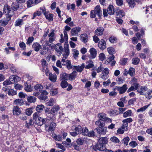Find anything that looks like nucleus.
I'll list each match as a JSON object with an SVG mask.
<instances>
[{"instance_id":"22","label":"nucleus","mask_w":152,"mask_h":152,"mask_svg":"<svg viewBox=\"0 0 152 152\" xmlns=\"http://www.w3.org/2000/svg\"><path fill=\"white\" fill-rule=\"evenodd\" d=\"M48 76L49 78L51 81L53 82H56L57 80V76L55 74L50 73Z\"/></svg>"},{"instance_id":"51","label":"nucleus","mask_w":152,"mask_h":152,"mask_svg":"<svg viewBox=\"0 0 152 152\" xmlns=\"http://www.w3.org/2000/svg\"><path fill=\"white\" fill-rule=\"evenodd\" d=\"M18 3H13L11 5V8L14 11L17 10L19 7V5Z\"/></svg>"},{"instance_id":"10","label":"nucleus","mask_w":152,"mask_h":152,"mask_svg":"<svg viewBox=\"0 0 152 152\" xmlns=\"http://www.w3.org/2000/svg\"><path fill=\"white\" fill-rule=\"evenodd\" d=\"M48 122L45 125V129H47L48 128V130L49 131H53L55 127H56V124L53 122H50V125L49 127H48L49 126V124H48Z\"/></svg>"},{"instance_id":"46","label":"nucleus","mask_w":152,"mask_h":152,"mask_svg":"<svg viewBox=\"0 0 152 152\" xmlns=\"http://www.w3.org/2000/svg\"><path fill=\"white\" fill-rule=\"evenodd\" d=\"M96 125L99 127V128L103 127L105 125L104 123L101 121V120L96 121L95 123Z\"/></svg>"},{"instance_id":"38","label":"nucleus","mask_w":152,"mask_h":152,"mask_svg":"<svg viewBox=\"0 0 152 152\" xmlns=\"http://www.w3.org/2000/svg\"><path fill=\"white\" fill-rule=\"evenodd\" d=\"M26 126L27 128H29L31 126L33 125L34 122L32 119H29L27 121H26Z\"/></svg>"},{"instance_id":"6","label":"nucleus","mask_w":152,"mask_h":152,"mask_svg":"<svg viewBox=\"0 0 152 152\" xmlns=\"http://www.w3.org/2000/svg\"><path fill=\"white\" fill-rule=\"evenodd\" d=\"M98 117L101 121H106L108 122H111L112 120L110 118L106 116V115L104 113H101L98 115Z\"/></svg>"},{"instance_id":"61","label":"nucleus","mask_w":152,"mask_h":152,"mask_svg":"<svg viewBox=\"0 0 152 152\" xmlns=\"http://www.w3.org/2000/svg\"><path fill=\"white\" fill-rule=\"evenodd\" d=\"M149 104L145 106L144 107H141L140 109L137 110V111L138 112H142L145 111L149 106Z\"/></svg>"},{"instance_id":"5","label":"nucleus","mask_w":152,"mask_h":152,"mask_svg":"<svg viewBox=\"0 0 152 152\" xmlns=\"http://www.w3.org/2000/svg\"><path fill=\"white\" fill-rule=\"evenodd\" d=\"M148 88L145 86H140L137 90V92L140 95H145V92L148 90Z\"/></svg>"},{"instance_id":"41","label":"nucleus","mask_w":152,"mask_h":152,"mask_svg":"<svg viewBox=\"0 0 152 152\" xmlns=\"http://www.w3.org/2000/svg\"><path fill=\"white\" fill-rule=\"evenodd\" d=\"M56 103V100L55 99L51 98L49 101L46 103L48 106H52Z\"/></svg>"},{"instance_id":"12","label":"nucleus","mask_w":152,"mask_h":152,"mask_svg":"<svg viewBox=\"0 0 152 152\" xmlns=\"http://www.w3.org/2000/svg\"><path fill=\"white\" fill-rule=\"evenodd\" d=\"M89 52L90 53L89 58L91 59L95 58L97 54L96 50L94 48H92L90 49Z\"/></svg>"},{"instance_id":"52","label":"nucleus","mask_w":152,"mask_h":152,"mask_svg":"<svg viewBox=\"0 0 152 152\" xmlns=\"http://www.w3.org/2000/svg\"><path fill=\"white\" fill-rule=\"evenodd\" d=\"M7 94L9 96H13L17 94L16 91L13 89H9L8 91Z\"/></svg>"},{"instance_id":"55","label":"nucleus","mask_w":152,"mask_h":152,"mask_svg":"<svg viewBox=\"0 0 152 152\" xmlns=\"http://www.w3.org/2000/svg\"><path fill=\"white\" fill-rule=\"evenodd\" d=\"M140 59L137 57L133 58L132 59V64H133L137 65L139 64Z\"/></svg>"},{"instance_id":"29","label":"nucleus","mask_w":152,"mask_h":152,"mask_svg":"<svg viewBox=\"0 0 152 152\" xmlns=\"http://www.w3.org/2000/svg\"><path fill=\"white\" fill-rule=\"evenodd\" d=\"M130 7L133 8L136 5L135 1L134 0H126Z\"/></svg>"},{"instance_id":"17","label":"nucleus","mask_w":152,"mask_h":152,"mask_svg":"<svg viewBox=\"0 0 152 152\" xmlns=\"http://www.w3.org/2000/svg\"><path fill=\"white\" fill-rule=\"evenodd\" d=\"M97 132L101 134H105L107 132V128L105 127H102L97 129Z\"/></svg>"},{"instance_id":"18","label":"nucleus","mask_w":152,"mask_h":152,"mask_svg":"<svg viewBox=\"0 0 152 152\" xmlns=\"http://www.w3.org/2000/svg\"><path fill=\"white\" fill-rule=\"evenodd\" d=\"M85 66V64L83 63L81 66H74L73 67L74 68V69L76 70L77 72H81L84 69Z\"/></svg>"},{"instance_id":"32","label":"nucleus","mask_w":152,"mask_h":152,"mask_svg":"<svg viewBox=\"0 0 152 152\" xmlns=\"http://www.w3.org/2000/svg\"><path fill=\"white\" fill-rule=\"evenodd\" d=\"M43 87L47 90H51L53 87V85L49 83L46 82L44 83Z\"/></svg>"},{"instance_id":"40","label":"nucleus","mask_w":152,"mask_h":152,"mask_svg":"<svg viewBox=\"0 0 152 152\" xmlns=\"http://www.w3.org/2000/svg\"><path fill=\"white\" fill-rule=\"evenodd\" d=\"M6 68L7 69L10 68V70L13 73L16 72L17 71L16 69L15 66L12 64H9L7 67H6Z\"/></svg>"},{"instance_id":"49","label":"nucleus","mask_w":152,"mask_h":152,"mask_svg":"<svg viewBox=\"0 0 152 152\" xmlns=\"http://www.w3.org/2000/svg\"><path fill=\"white\" fill-rule=\"evenodd\" d=\"M72 50L74 58L75 59L77 58L79 54V51L75 49H73Z\"/></svg>"},{"instance_id":"47","label":"nucleus","mask_w":152,"mask_h":152,"mask_svg":"<svg viewBox=\"0 0 152 152\" xmlns=\"http://www.w3.org/2000/svg\"><path fill=\"white\" fill-rule=\"evenodd\" d=\"M132 112L131 110H128L123 113V117L126 118L127 117L131 116L132 115Z\"/></svg>"},{"instance_id":"11","label":"nucleus","mask_w":152,"mask_h":152,"mask_svg":"<svg viewBox=\"0 0 152 152\" xmlns=\"http://www.w3.org/2000/svg\"><path fill=\"white\" fill-rule=\"evenodd\" d=\"M55 50L57 52L59 55H60L62 53L63 48L62 46L59 43L56 45Z\"/></svg>"},{"instance_id":"27","label":"nucleus","mask_w":152,"mask_h":152,"mask_svg":"<svg viewBox=\"0 0 152 152\" xmlns=\"http://www.w3.org/2000/svg\"><path fill=\"white\" fill-rule=\"evenodd\" d=\"M98 141L99 143L105 145L108 142V140L106 137H102L99 138Z\"/></svg>"},{"instance_id":"30","label":"nucleus","mask_w":152,"mask_h":152,"mask_svg":"<svg viewBox=\"0 0 152 152\" xmlns=\"http://www.w3.org/2000/svg\"><path fill=\"white\" fill-rule=\"evenodd\" d=\"M44 107V106L42 104L37 105L36 108V110L37 111L36 113H38L39 114L43 110Z\"/></svg>"},{"instance_id":"1","label":"nucleus","mask_w":152,"mask_h":152,"mask_svg":"<svg viewBox=\"0 0 152 152\" xmlns=\"http://www.w3.org/2000/svg\"><path fill=\"white\" fill-rule=\"evenodd\" d=\"M103 69L104 67L101 64L96 69V71L97 73H100L102 71V73L99 75V77L103 80H105L109 77L108 75L110 70L107 68H105Z\"/></svg>"},{"instance_id":"59","label":"nucleus","mask_w":152,"mask_h":152,"mask_svg":"<svg viewBox=\"0 0 152 152\" xmlns=\"http://www.w3.org/2000/svg\"><path fill=\"white\" fill-rule=\"evenodd\" d=\"M129 137H127L124 138L122 141L121 142V143H124L126 145H128V142L129 140Z\"/></svg>"},{"instance_id":"19","label":"nucleus","mask_w":152,"mask_h":152,"mask_svg":"<svg viewBox=\"0 0 152 152\" xmlns=\"http://www.w3.org/2000/svg\"><path fill=\"white\" fill-rule=\"evenodd\" d=\"M32 47L36 52H38L41 48V45L38 42L34 43L32 45Z\"/></svg>"},{"instance_id":"4","label":"nucleus","mask_w":152,"mask_h":152,"mask_svg":"<svg viewBox=\"0 0 152 152\" xmlns=\"http://www.w3.org/2000/svg\"><path fill=\"white\" fill-rule=\"evenodd\" d=\"M81 29V28L79 27H77L72 29L70 31L71 35L73 36H78Z\"/></svg>"},{"instance_id":"13","label":"nucleus","mask_w":152,"mask_h":152,"mask_svg":"<svg viewBox=\"0 0 152 152\" xmlns=\"http://www.w3.org/2000/svg\"><path fill=\"white\" fill-rule=\"evenodd\" d=\"M60 109V107L58 105H55L51 110V113L52 115L56 114Z\"/></svg>"},{"instance_id":"9","label":"nucleus","mask_w":152,"mask_h":152,"mask_svg":"<svg viewBox=\"0 0 152 152\" xmlns=\"http://www.w3.org/2000/svg\"><path fill=\"white\" fill-rule=\"evenodd\" d=\"M12 112L14 115H19L21 113V111L19 107L15 106L13 107Z\"/></svg>"},{"instance_id":"21","label":"nucleus","mask_w":152,"mask_h":152,"mask_svg":"<svg viewBox=\"0 0 152 152\" xmlns=\"http://www.w3.org/2000/svg\"><path fill=\"white\" fill-rule=\"evenodd\" d=\"M107 11L108 13L110 15L114 14L115 11L113 6L112 5H109L107 8Z\"/></svg>"},{"instance_id":"53","label":"nucleus","mask_w":152,"mask_h":152,"mask_svg":"<svg viewBox=\"0 0 152 152\" xmlns=\"http://www.w3.org/2000/svg\"><path fill=\"white\" fill-rule=\"evenodd\" d=\"M145 97L148 99H151L152 97V91H150V90L147 92V94L145 93Z\"/></svg>"},{"instance_id":"63","label":"nucleus","mask_w":152,"mask_h":152,"mask_svg":"<svg viewBox=\"0 0 152 152\" xmlns=\"http://www.w3.org/2000/svg\"><path fill=\"white\" fill-rule=\"evenodd\" d=\"M68 86V83L65 80L62 81L61 83V86L63 88H65Z\"/></svg>"},{"instance_id":"37","label":"nucleus","mask_w":152,"mask_h":152,"mask_svg":"<svg viewBox=\"0 0 152 152\" xmlns=\"http://www.w3.org/2000/svg\"><path fill=\"white\" fill-rule=\"evenodd\" d=\"M27 99L28 102L31 103L35 102L37 98L35 97L32 96H28L27 97Z\"/></svg>"},{"instance_id":"14","label":"nucleus","mask_w":152,"mask_h":152,"mask_svg":"<svg viewBox=\"0 0 152 152\" xmlns=\"http://www.w3.org/2000/svg\"><path fill=\"white\" fill-rule=\"evenodd\" d=\"M98 46L101 50H104L106 47L105 41L103 39H101L98 42Z\"/></svg>"},{"instance_id":"45","label":"nucleus","mask_w":152,"mask_h":152,"mask_svg":"<svg viewBox=\"0 0 152 152\" xmlns=\"http://www.w3.org/2000/svg\"><path fill=\"white\" fill-rule=\"evenodd\" d=\"M25 90L27 92H31L32 91V88L30 84H28L27 83L25 84Z\"/></svg>"},{"instance_id":"60","label":"nucleus","mask_w":152,"mask_h":152,"mask_svg":"<svg viewBox=\"0 0 152 152\" xmlns=\"http://www.w3.org/2000/svg\"><path fill=\"white\" fill-rule=\"evenodd\" d=\"M26 114L28 116L30 115L33 113L32 109L31 108H28L26 110Z\"/></svg>"},{"instance_id":"43","label":"nucleus","mask_w":152,"mask_h":152,"mask_svg":"<svg viewBox=\"0 0 152 152\" xmlns=\"http://www.w3.org/2000/svg\"><path fill=\"white\" fill-rule=\"evenodd\" d=\"M60 78L61 80H69L68 74L66 73H63L60 75Z\"/></svg>"},{"instance_id":"39","label":"nucleus","mask_w":152,"mask_h":152,"mask_svg":"<svg viewBox=\"0 0 152 152\" xmlns=\"http://www.w3.org/2000/svg\"><path fill=\"white\" fill-rule=\"evenodd\" d=\"M69 54V46L68 45L66 47H65L64 48V53L63 54V56H68Z\"/></svg>"},{"instance_id":"8","label":"nucleus","mask_w":152,"mask_h":152,"mask_svg":"<svg viewBox=\"0 0 152 152\" xmlns=\"http://www.w3.org/2000/svg\"><path fill=\"white\" fill-rule=\"evenodd\" d=\"M48 36L49 39L48 41L51 43H53L55 41L56 39L54 31H53L49 34Z\"/></svg>"},{"instance_id":"48","label":"nucleus","mask_w":152,"mask_h":152,"mask_svg":"<svg viewBox=\"0 0 152 152\" xmlns=\"http://www.w3.org/2000/svg\"><path fill=\"white\" fill-rule=\"evenodd\" d=\"M140 32L141 33H140L139 32H138L136 33V35L138 39L139 40H141V37L142 35L144 34V31H143V29H141L140 30Z\"/></svg>"},{"instance_id":"7","label":"nucleus","mask_w":152,"mask_h":152,"mask_svg":"<svg viewBox=\"0 0 152 152\" xmlns=\"http://www.w3.org/2000/svg\"><path fill=\"white\" fill-rule=\"evenodd\" d=\"M20 80V78L16 75H12L9 78V80L11 83H14L15 82H17Z\"/></svg>"},{"instance_id":"54","label":"nucleus","mask_w":152,"mask_h":152,"mask_svg":"<svg viewBox=\"0 0 152 152\" xmlns=\"http://www.w3.org/2000/svg\"><path fill=\"white\" fill-rule=\"evenodd\" d=\"M107 50L110 54L113 55L115 53V50L112 47H110L107 48Z\"/></svg>"},{"instance_id":"56","label":"nucleus","mask_w":152,"mask_h":152,"mask_svg":"<svg viewBox=\"0 0 152 152\" xmlns=\"http://www.w3.org/2000/svg\"><path fill=\"white\" fill-rule=\"evenodd\" d=\"M109 113L112 116H115L118 114V111L117 110H111L109 112Z\"/></svg>"},{"instance_id":"35","label":"nucleus","mask_w":152,"mask_h":152,"mask_svg":"<svg viewBox=\"0 0 152 152\" xmlns=\"http://www.w3.org/2000/svg\"><path fill=\"white\" fill-rule=\"evenodd\" d=\"M81 40L84 43H86L88 39V35L86 34H83L80 36Z\"/></svg>"},{"instance_id":"15","label":"nucleus","mask_w":152,"mask_h":152,"mask_svg":"<svg viewBox=\"0 0 152 152\" xmlns=\"http://www.w3.org/2000/svg\"><path fill=\"white\" fill-rule=\"evenodd\" d=\"M104 31V29L103 27H99L95 31V34L97 36H101L102 35Z\"/></svg>"},{"instance_id":"64","label":"nucleus","mask_w":152,"mask_h":152,"mask_svg":"<svg viewBox=\"0 0 152 152\" xmlns=\"http://www.w3.org/2000/svg\"><path fill=\"white\" fill-rule=\"evenodd\" d=\"M110 140L115 143H118L120 141L119 139L115 137H111Z\"/></svg>"},{"instance_id":"58","label":"nucleus","mask_w":152,"mask_h":152,"mask_svg":"<svg viewBox=\"0 0 152 152\" xmlns=\"http://www.w3.org/2000/svg\"><path fill=\"white\" fill-rule=\"evenodd\" d=\"M143 114H140L138 115V121L140 124H142L144 121V120L143 119Z\"/></svg>"},{"instance_id":"50","label":"nucleus","mask_w":152,"mask_h":152,"mask_svg":"<svg viewBox=\"0 0 152 152\" xmlns=\"http://www.w3.org/2000/svg\"><path fill=\"white\" fill-rule=\"evenodd\" d=\"M128 73L131 76H134L135 73V69L132 67H130L129 69Z\"/></svg>"},{"instance_id":"44","label":"nucleus","mask_w":152,"mask_h":152,"mask_svg":"<svg viewBox=\"0 0 152 152\" xmlns=\"http://www.w3.org/2000/svg\"><path fill=\"white\" fill-rule=\"evenodd\" d=\"M65 65L66 66V67L68 70H70V69L72 68L74 66L72 65L71 62L69 60H66Z\"/></svg>"},{"instance_id":"23","label":"nucleus","mask_w":152,"mask_h":152,"mask_svg":"<svg viewBox=\"0 0 152 152\" xmlns=\"http://www.w3.org/2000/svg\"><path fill=\"white\" fill-rule=\"evenodd\" d=\"M94 11H95L96 14L99 16H101L102 15V11L101 8L99 5L96 6L95 8Z\"/></svg>"},{"instance_id":"3","label":"nucleus","mask_w":152,"mask_h":152,"mask_svg":"<svg viewBox=\"0 0 152 152\" xmlns=\"http://www.w3.org/2000/svg\"><path fill=\"white\" fill-rule=\"evenodd\" d=\"M127 86L126 84L123 85L122 86H116V88L117 91L120 94L125 93L128 89Z\"/></svg>"},{"instance_id":"25","label":"nucleus","mask_w":152,"mask_h":152,"mask_svg":"<svg viewBox=\"0 0 152 152\" xmlns=\"http://www.w3.org/2000/svg\"><path fill=\"white\" fill-rule=\"evenodd\" d=\"M50 46H51V43L48 40L45 41L43 45V50H48V47Z\"/></svg>"},{"instance_id":"42","label":"nucleus","mask_w":152,"mask_h":152,"mask_svg":"<svg viewBox=\"0 0 152 152\" xmlns=\"http://www.w3.org/2000/svg\"><path fill=\"white\" fill-rule=\"evenodd\" d=\"M34 87L35 90L41 92L43 89V86L39 84H38L35 85Z\"/></svg>"},{"instance_id":"34","label":"nucleus","mask_w":152,"mask_h":152,"mask_svg":"<svg viewBox=\"0 0 152 152\" xmlns=\"http://www.w3.org/2000/svg\"><path fill=\"white\" fill-rule=\"evenodd\" d=\"M23 23V19H18L16 20L15 23V26H22Z\"/></svg>"},{"instance_id":"28","label":"nucleus","mask_w":152,"mask_h":152,"mask_svg":"<svg viewBox=\"0 0 152 152\" xmlns=\"http://www.w3.org/2000/svg\"><path fill=\"white\" fill-rule=\"evenodd\" d=\"M95 146L97 150L100 151L105 150L106 148V145L104 144H101L99 143V144L96 145Z\"/></svg>"},{"instance_id":"24","label":"nucleus","mask_w":152,"mask_h":152,"mask_svg":"<svg viewBox=\"0 0 152 152\" xmlns=\"http://www.w3.org/2000/svg\"><path fill=\"white\" fill-rule=\"evenodd\" d=\"M46 18L49 21H52L53 20V15L48 12L44 13Z\"/></svg>"},{"instance_id":"57","label":"nucleus","mask_w":152,"mask_h":152,"mask_svg":"<svg viewBox=\"0 0 152 152\" xmlns=\"http://www.w3.org/2000/svg\"><path fill=\"white\" fill-rule=\"evenodd\" d=\"M88 130L86 127L82 128L81 133L83 135L87 136L88 134Z\"/></svg>"},{"instance_id":"20","label":"nucleus","mask_w":152,"mask_h":152,"mask_svg":"<svg viewBox=\"0 0 152 152\" xmlns=\"http://www.w3.org/2000/svg\"><path fill=\"white\" fill-rule=\"evenodd\" d=\"M71 29L70 27L68 26H66L64 27V30L63 31L65 39L67 41L68 39V36L67 34L66 31H68Z\"/></svg>"},{"instance_id":"26","label":"nucleus","mask_w":152,"mask_h":152,"mask_svg":"<svg viewBox=\"0 0 152 152\" xmlns=\"http://www.w3.org/2000/svg\"><path fill=\"white\" fill-rule=\"evenodd\" d=\"M76 72L75 71H73L72 73L68 74L69 80H74L76 78Z\"/></svg>"},{"instance_id":"33","label":"nucleus","mask_w":152,"mask_h":152,"mask_svg":"<svg viewBox=\"0 0 152 152\" xmlns=\"http://www.w3.org/2000/svg\"><path fill=\"white\" fill-rule=\"evenodd\" d=\"M13 103L15 105L21 106L23 104V102L22 99H18L15 100Z\"/></svg>"},{"instance_id":"31","label":"nucleus","mask_w":152,"mask_h":152,"mask_svg":"<svg viewBox=\"0 0 152 152\" xmlns=\"http://www.w3.org/2000/svg\"><path fill=\"white\" fill-rule=\"evenodd\" d=\"M41 63L43 71L45 70V68H47L48 65V63L45 59H42L41 60ZM43 72H44L43 71Z\"/></svg>"},{"instance_id":"16","label":"nucleus","mask_w":152,"mask_h":152,"mask_svg":"<svg viewBox=\"0 0 152 152\" xmlns=\"http://www.w3.org/2000/svg\"><path fill=\"white\" fill-rule=\"evenodd\" d=\"M82 129V128L80 126H73L72 127V131H75L78 134L81 133Z\"/></svg>"},{"instance_id":"2","label":"nucleus","mask_w":152,"mask_h":152,"mask_svg":"<svg viewBox=\"0 0 152 152\" xmlns=\"http://www.w3.org/2000/svg\"><path fill=\"white\" fill-rule=\"evenodd\" d=\"M39 114L38 113H35L33 115V118L35 120V124L40 126V123L42 121V118L39 116Z\"/></svg>"},{"instance_id":"36","label":"nucleus","mask_w":152,"mask_h":152,"mask_svg":"<svg viewBox=\"0 0 152 152\" xmlns=\"http://www.w3.org/2000/svg\"><path fill=\"white\" fill-rule=\"evenodd\" d=\"M11 10V9L10 7L8 5H5L4 7L3 11L4 13H6L7 14L9 13Z\"/></svg>"},{"instance_id":"62","label":"nucleus","mask_w":152,"mask_h":152,"mask_svg":"<svg viewBox=\"0 0 152 152\" xmlns=\"http://www.w3.org/2000/svg\"><path fill=\"white\" fill-rule=\"evenodd\" d=\"M138 144L136 141H132L129 142V145L132 148H134L137 146Z\"/></svg>"}]
</instances>
